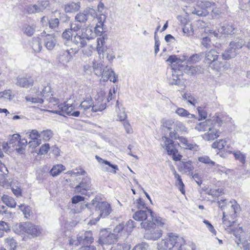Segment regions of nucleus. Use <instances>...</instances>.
Instances as JSON below:
<instances>
[{"label": "nucleus", "mask_w": 250, "mask_h": 250, "mask_svg": "<svg viewBox=\"0 0 250 250\" xmlns=\"http://www.w3.org/2000/svg\"><path fill=\"white\" fill-rule=\"evenodd\" d=\"M106 107V101L104 100L103 93L98 95V98L94 102L91 97L88 96L83 100L79 105V108L82 110V114H85L91 111L97 112L102 111Z\"/></svg>", "instance_id": "obj_1"}, {"label": "nucleus", "mask_w": 250, "mask_h": 250, "mask_svg": "<svg viewBox=\"0 0 250 250\" xmlns=\"http://www.w3.org/2000/svg\"><path fill=\"white\" fill-rule=\"evenodd\" d=\"M186 245L185 240L183 237L169 233L167 237L158 243L157 246L158 250H183Z\"/></svg>", "instance_id": "obj_2"}, {"label": "nucleus", "mask_w": 250, "mask_h": 250, "mask_svg": "<svg viewBox=\"0 0 250 250\" xmlns=\"http://www.w3.org/2000/svg\"><path fill=\"white\" fill-rule=\"evenodd\" d=\"M162 129L165 132L169 131V137L175 140L178 138V133L181 134L188 133V128L185 125L178 120L166 121L163 124Z\"/></svg>", "instance_id": "obj_3"}, {"label": "nucleus", "mask_w": 250, "mask_h": 250, "mask_svg": "<svg viewBox=\"0 0 250 250\" xmlns=\"http://www.w3.org/2000/svg\"><path fill=\"white\" fill-rule=\"evenodd\" d=\"M112 209L109 204L106 202H99L95 206V211L92 213V219L88 224H95L100 219L108 216L111 212Z\"/></svg>", "instance_id": "obj_4"}, {"label": "nucleus", "mask_w": 250, "mask_h": 250, "mask_svg": "<svg viewBox=\"0 0 250 250\" xmlns=\"http://www.w3.org/2000/svg\"><path fill=\"white\" fill-rule=\"evenodd\" d=\"M56 109L52 110V112L64 116L65 114L68 116L78 117L83 114L82 110L79 108V106L76 103L61 104L57 105Z\"/></svg>", "instance_id": "obj_5"}, {"label": "nucleus", "mask_w": 250, "mask_h": 250, "mask_svg": "<svg viewBox=\"0 0 250 250\" xmlns=\"http://www.w3.org/2000/svg\"><path fill=\"white\" fill-rule=\"evenodd\" d=\"M153 211L146 208L144 209H140L136 211L133 215L134 220L141 221L140 225L142 228H150L154 226L151 221L153 216Z\"/></svg>", "instance_id": "obj_6"}, {"label": "nucleus", "mask_w": 250, "mask_h": 250, "mask_svg": "<svg viewBox=\"0 0 250 250\" xmlns=\"http://www.w3.org/2000/svg\"><path fill=\"white\" fill-rule=\"evenodd\" d=\"M100 66L101 64L97 63L95 61L92 62L93 70L96 75L101 76L103 81L104 82L110 80L111 82L115 83L117 81L118 75L115 73L112 69L105 67L102 70V69H99V67L101 68Z\"/></svg>", "instance_id": "obj_7"}, {"label": "nucleus", "mask_w": 250, "mask_h": 250, "mask_svg": "<svg viewBox=\"0 0 250 250\" xmlns=\"http://www.w3.org/2000/svg\"><path fill=\"white\" fill-rule=\"evenodd\" d=\"M244 45V42L242 40L230 42L229 48L222 54V58L224 60H229L234 58L237 54L238 50Z\"/></svg>", "instance_id": "obj_8"}, {"label": "nucleus", "mask_w": 250, "mask_h": 250, "mask_svg": "<svg viewBox=\"0 0 250 250\" xmlns=\"http://www.w3.org/2000/svg\"><path fill=\"white\" fill-rule=\"evenodd\" d=\"M19 227L21 231L30 235L32 237H37L41 233L39 226L30 223H21Z\"/></svg>", "instance_id": "obj_9"}, {"label": "nucleus", "mask_w": 250, "mask_h": 250, "mask_svg": "<svg viewBox=\"0 0 250 250\" xmlns=\"http://www.w3.org/2000/svg\"><path fill=\"white\" fill-rule=\"evenodd\" d=\"M51 89L50 86L48 85L44 86L42 91L39 92L38 97L27 96L25 97V99L27 102H31L32 103L42 104L43 102V100L42 98L49 96V94L51 93Z\"/></svg>", "instance_id": "obj_10"}, {"label": "nucleus", "mask_w": 250, "mask_h": 250, "mask_svg": "<svg viewBox=\"0 0 250 250\" xmlns=\"http://www.w3.org/2000/svg\"><path fill=\"white\" fill-rule=\"evenodd\" d=\"M26 134L27 136L31 140L28 142V145L30 147L34 148L42 144L40 133L37 130H32L27 132Z\"/></svg>", "instance_id": "obj_11"}, {"label": "nucleus", "mask_w": 250, "mask_h": 250, "mask_svg": "<svg viewBox=\"0 0 250 250\" xmlns=\"http://www.w3.org/2000/svg\"><path fill=\"white\" fill-rule=\"evenodd\" d=\"M235 30V28L230 24L221 25L220 27L218 29V32H216L212 30H209L208 29H205V31L207 33H208L209 34H212L216 37H218L219 36L218 33H220L222 34L229 35L234 34Z\"/></svg>", "instance_id": "obj_12"}, {"label": "nucleus", "mask_w": 250, "mask_h": 250, "mask_svg": "<svg viewBox=\"0 0 250 250\" xmlns=\"http://www.w3.org/2000/svg\"><path fill=\"white\" fill-rule=\"evenodd\" d=\"M219 127L213 122V126H210V128L202 136L203 139L206 141H211L219 137L221 133L218 129Z\"/></svg>", "instance_id": "obj_13"}, {"label": "nucleus", "mask_w": 250, "mask_h": 250, "mask_svg": "<svg viewBox=\"0 0 250 250\" xmlns=\"http://www.w3.org/2000/svg\"><path fill=\"white\" fill-rule=\"evenodd\" d=\"M117 235L115 233L104 231L99 239V243L101 245H110L117 241Z\"/></svg>", "instance_id": "obj_14"}, {"label": "nucleus", "mask_w": 250, "mask_h": 250, "mask_svg": "<svg viewBox=\"0 0 250 250\" xmlns=\"http://www.w3.org/2000/svg\"><path fill=\"white\" fill-rule=\"evenodd\" d=\"M144 229L146 230L145 237L148 240H157L159 239L163 234L162 230L158 229H156V228Z\"/></svg>", "instance_id": "obj_15"}, {"label": "nucleus", "mask_w": 250, "mask_h": 250, "mask_svg": "<svg viewBox=\"0 0 250 250\" xmlns=\"http://www.w3.org/2000/svg\"><path fill=\"white\" fill-rule=\"evenodd\" d=\"M227 200H221L218 202V206L222 210L225 209V207L228 206L230 207L232 209V213L230 215H234L239 209V205L236 203L235 201H230L228 204L226 202Z\"/></svg>", "instance_id": "obj_16"}, {"label": "nucleus", "mask_w": 250, "mask_h": 250, "mask_svg": "<svg viewBox=\"0 0 250 250\" xmlns=\"http://www.w3.org/2000/svg\"><path fill=\"white\" fill-rule=\"evenodd\" d=\"M162 141L163 143L162 146L167 150L168 155H170L177 150L174 146V142L172 139L164 136L162 138Z\"/></svg>", "instance_id": "obj_17"}, {"label": "nucleus", "mask_w": 250, "mask_h": 250, "mask_svg": "<svg viewBox=\"0 0 250 250\" xmlns=\"http://www.w3.org/2000/svg\"><path fill=\"white\" fill-rule=\"evenodd\" d=\"M16 84L23 88H28L34 84V80L31 77L18 76Z\"/></svg>", "instance_id": "obj_18"}, {"label": "nucleus", "mask_w": 250, "mask_h": 250, "mask_svg": "<svg viewBox=\"0 0 250 250\" xmlns=\"http://www.w3.org/2000/svg\"><path fill=\"white\" fill-rule=\"evenodd\" d=\"M90 179L88 177L83 178L82 181L74 188V192L83 194L85 191L90 188Z\"/></svg>", "instance_id": "obj_19"}, {"label": "nucleus", "mask_w": 250, "mask_h": 250, "mask_svg": "<svg viewBox=\"0 0 250 250\" xmlns=\"http://www.w3.org/2000/svg\"><path fill=\"white\" fill-rule=\"evenodd\" d=\"M213 120L212 117L210 118L205 121L198 123L195 126V129L200 132H205L213 126Z\"/></svg>", "instance_id": "obj_20"}, {"label": "nucleus", "mask_w": 250, "mask_h": 250, "mask_svg": "<svg viewBox=\"0 0 250 250\" xmlns=\"http://www.w3.org/2000/svg\"><path fill=\"white\" fill-rule=\"evenodd\" d=\"M213 122L217 125L218 126H221L224 124H226L230 122L231 118L223 113H217L212 117Z\"/></svg>", "instance_id": "obj_21"}, {"label": "nucleus", "mask_w": 250, "mask_h": 250, "mask_svg": "<svg viewBox=\"0 0 250 250\" xmlns=\"http://www.w3.org/2000/svg\"><path fill=\"white\" fill-rule=\"evenodd\" d=\"M89 14H90L93 17L96 15V12L94 10L89 9L77 14L75 16V20L80 22H84L87 21Z\"/></svg>", "instance_id": "obj_22"}, {"label": "nucleus", "mask_w": 250, "mask_h": 250, "mask_svg": "<svg viewBox=\"0 0 250 250\" xmlns=\"http://www.w3.org/2000/svg\"><path fill=\"white\" fill-rule=\"evenodd\" d=\"M78 239H79L82 244L91 243L93 240L92 232L90 231L80 233L78 235Z\"/></svg>", "instance_id": "obj_23"}, {"label": "nucleus", "mask_w": 250, "mask_h": 250, "mask_svg": "<svg viewBox=\"0 0 250 250\" xmlns=\"http://www.w3.org/2000/svg\"><path fill=\"white\" fill-rule=\"evenodd\" d=\"M71 41L73 45L76 47H78L79 48L83 47L87 43L86 41L80 34V32L74 35V37L72 39Z\"/></svg>", "instance_id": "obj_24"}, {"label": "nucleus", "mask_w": 250, "mask_h": 250, "mask_svg": "<svg viewBox=\"0 0 250 250\" xmlns=\"http://www.w3.org/2000/svg\"><path fill=\"white\" fill-rule=\"evenodd\" d=\"M228 215H226V212L224 211L223 212V228L228 232H230L233 228H234L235 222L229 220L227 218Z\"/></svg>", "instance_id": "obj_25"}, {"label": "nucleus", "mask_w": 250, "mask_h": 250, "mask_svg": "<svg viewBox=\"0 0 250 250\" xmlns=\"http://www.w3.org/2000/svg\"><path fill=\"white\" fill-rule=\"evenodd\" d=\"M184 72L190 75H195L204 72L203 68L199 65H187L184 69Z\"/></svg>", "instance_id": "obj_26"}, {"label": "nucleus", "mask_w": 250, "mask_h": 250, "mask_svg": "<svg viewBox=\"0 0 250 250\" xmlns=\"http://www.w3.org/2000/svg\"><path fill=\"white\" fill-rule=\"evenodd\" d=\"M56 44V40L53 34H47L44 39V45L48 50H52Z\"/></svg>", "instance_id": "obj_27"}, {"label": "nucleus", "mask_w": 250, "mask_h": 250, "mask_svg": "<svg viewBox=\"0 0 250 250\" xmlns=\"http://www.w3.org/2000/svg\"><path fill=\"white\" fill-rule=\"evenodd\" d=\"M230 233H232L235 237L237 239V240L236 241L237 245H239L242 242V239L245 236V232L243 231V229L241 227H234L231 230V231L229 232Z\"/></svg>", "instance_id": "obj_28"}, {"label": "nucleus", "mask_w": 250, "mask_h": 250, "mask_svg": "<svg viewBox=\"0 0 250 250\" xmlns=\"http://www.w3.org/2000/svg\"><path fill=\"white\" fill-rule=\"evenodd\" d=\"M80 34L83 38L86 41L93 39L95 37V33L91 27H86L82 29Z\"/></svg>", "instance_id": "obj_29"}, {"label": "nucleus", "mask_w": 250, "mask_h": 250, "mask_svg": "<svg viewBox=\"0 0 250 250\" xmlns=\"http://www.w3.org/2000/svg\"><path fill=\"white\" fill-rule=\"evenodd\" d=\"M151 221L154 226L152 227H150L149 229L156 228V226L160 227H164L166 225V220L160 217H154V214L153 216L151 218Z\"/></svg>", "instance_id": "obj_30"}, {"label": "nucleus", "mask_w": 250, "mask_h": 250, "mask_svg": "<svg viewBox=\"0 0 250 250\" xmlns=\"http://www.w3.org/2000/svg\"><path fill=\"white\" fill-rule=\"evenodd\" d=\"M179 167L181 170L186 173L189 172L190 171H192L194 169V167L192 165V162L190 160L187 162H181Z\"/></svg>", "instance_id": "obj_31"}, {"label": "nucleus", "mask_w": 250, "mask_h": 250, "mask_svg": "<svg viewBox=\"0 0 250 250\" xmlns=\"http://www.w3.org/2000/svg\"><path fill=\"white\" fill-rule=\"evenodd\" d=\"M175 112L178 116L183 118L192 119L196 117L195 115L190 113L188 111L182 107H177L176 109Z\"/></svg>", "instance_id": "obj_32"}, {"label": "nucleus", "mask_w": 250, "mask_h": 250, "mask_svg": "<svg viewBox=\"0 0 250 250\" xmlns=\"http://www.w3.org/2000/svg\"><path fill=\"white\" fill-rule=\"evenodd\" d=\"M176 139H178L181 143L184 144L187 149L197 150L198 148V146L196 144L189 143L187 139L182 136L178 135V138Z\"/></svg>", "instance_id": "obj_33"}, {"label": "nucleus", "mask_w": 250, "mask_h": 250, "mask_svg": "<svg viewBox=\"0 0 250 250\" xmlns=\"http://www.w3.org/2000/svg\"><path fill=\"white\" fill-rule=\"evenodd\" d=\"M80 5L79 3L69 2L64 5V9L66 13L74 12L80 9Z\"/></svg>", "instance_id": "obj_34"}, {"label": "nucleus", "mask_w": 250, "mask_h": 250, "mask_svg": "<svg viewBox=\"0 0 250 250\" xmlns=\"http://www.w3.org/2000/svg\"><path fill=\"white\" fill-rule=\"evenodd\" d=\"M202 9L208 12V14L210 12H215L216 9H214L215 4L214 2H210L208 1L201 2L200 4Z\"/></svg>", "instance_id": "obj_35"}, {"label": "nucleus", "mask_w": 250, "mask_h": 250, "mask_svg": "<svg viewBox=\"0 0 250 250\" xmlns=\"http://www.w3.org/2000/svg\"><path fill=\"white\" fill-rule=\"evenodd\" d=\"M31 45L35 52H40L42 48V45L40 38L39 37L33 38Z\"/></svg>", "instance_id": "obj_36"}, {"label": "nucleus", "mask_w": 250, "mask_h": 250, "mask_svg": "<svg viewBox=\"0 0 250 250\" xmlns=\"http://www.w3.org/2000/svg\"><path fill=\"white\" fill-rule=\"evenodd\" d=\"M65 170L64 166L62 164H58L54 166L50 170V174L53 176H57L59 175L62 171Z\"/></svg>", "instance_id": "obj_37"}, {"label": "nucleus", "mask_w": 250, "mask_h": 250, "mask_svg": "<svg viewBox=\"0 0 250 250\" xmlns=\"http://www.w3.org/2000/svg\"><path fill=\"white\" fill-rule=\"evenodd\" d=\"M58 59L60 63L65 64L69 62L72 59L64 50L60 52Z\"/></svg>", "instance_id": "obj_38"}, {"label": "nucleus", "mask_w": 250, "mask_h": 250, "mask_svg": "<svg viewBox=\"0 0 250 250\" xmlns=\"http://www.w3.org/2000/svg\"><path fill=\"white\" fill-rule=\"evenodd\" d=\"M218 53L215 50L211 49L206 53L205 59L207 61H208V62H211L218 59Z\"/></svg>", "instance_id": "obj_39"}, {"label": "nucleus", "mask_w": 250, "mask_h": 250, "mask_svg": "<svg viewBox=\"0 0 250 250\" xmlns=\"http://www.w3.org/2000/svg\"><path fill=\"white\" fill-rule=\"evenodd\" d=\"M2 201L6 206L10 208H15L16 202L15 200L7 195H4L1 198Z\"/></svg>", "instance_id": "obj_40"}, {"label": "nucleus", "mask_w": 250, "mask_h": 250, "mask_svg": "<svg viewBox=\"0 0 250 250\" xmlns=\"http://www.w3.org/2000/svg\"><path fill=\"white\" fill-rule=\"evenodd\" d=\"M35 28L36 26L34 24L29 25L25 24L23 26L22 30L24 34L28 36H31L34 34L35 31Z\"/></svg>", "instance_id": "obj_41"}, {"label": "nucleus", "mask_w": 250, "mask_h": 250, "mask_svg": "<svg viewBox=\"0 0 250 250\" xmlns=\"http://www.w3.org/2000/svg\"><path fill=\"white\" fill-rule=\"evenodd\" d=\"M181 77L175 71L172 73L171 77L169 78V83L171 85H180L181 83Z\"/></svg>", "instance_id": "obj_42"}, {"label": "nucleus", "mask_w": 250, "mask_h": 250, "mask_svg": "<svg viewBox=\"0 0 250 250\" xmlns=\"http://www.w3.org/2000/svg\"><path fill=\"white\" fill-rule=\"evenodd\" d=\"M25 10L28 14H35L42 12L38 3L36 4H31L27 6Z\"/></svg>", "instance_id": "obj_43"}, {"label": "nucleus", "mask_w": 250, "mask_h": 250, "mask_svg": "<svg viewBox=\"0 0 250 250\" xmlns=\"http://www.w3.org/2000/svg\"><path fill=\"white\" fill-rule=\"evenodd\" d=\"M53 135V132L49 129L43 130L40 133V138L43 141H48Z\"/></svg>", "instance_id": "obj_44"}, {"label": "nucleus", "mask_w": 250, "mask_h": 250, "mask_svg": "<svg viewBox=\"0 0 250 250\" xmlns=\"http://www.w3.org/2000/svg\"><path fill=\"white\" fill-rule=\"evenodd\" d=\"M66 173L71 176H78L84 175L86 173V172L83 169L79 167L71 170L68 171Z\"/></svg>", "instance_id": "obj_45"}, {"label": "nucleus", "mask_w": 250, "mask_h": 250, "mask_svg": "<svg viewBox=\"0 0 250 250\" xmlns=\"http://www.w3.org/2000/svg\"><path fill=\"white\" fill-rule=\"evenodd\" d=\"M0 171L3 174L0 175V185H3L5 180L4 175L8 173L7 168L0 160Z\"/></svg>", "instance_id": "obj_46"}, {"label": "nucleus", "mask_w": 250, "mask_h": 250, "mask_svg": "<svg viewBox=\"0 0 250 250\" xmlns=\"http://www.w3.org/2000/svg\"><path fill=\"white\" fill-rule=\"evenodd\" d=\"M19 140H20V135L18 134H15L10 137L8 143L11 147L14 149L15 147L18 146Z\"/></svg>", "instance_id": "obj_47"}, {"label": "nucleus", "mask_w": 250, "mask_h": 250, "mask_svg": "<svg viewBox=\"0 0 250 250\" xmlns=\"http://www.w3.org/2000/svg\"><path fill=\"white\" fill-rule=\"evenodd\" d=\"M116 107H118V108H119V102L118 101L116 102ZM116 112L117 113V120L122 122H124L125 121V119L127 118V116L126 114H125L124 109H123L122 110L118 109V110H117Z\"/></svg>", "instance_id": "obj_48"}, {"label": "nucleus", "mask_w": 250, "mask_h": 250, "mask_svg": "<svg viewBox=\"0 0 250 250\" xmlns=\"http://www.w3.org/2000/svg\"><path fill=\"white\" fill-rule=\"evenodd\" d=\"M227 145V141L225 139H221L215 141L212 144V147L214 148H218L219 150L223 149Z\"/></svg>", "instance_id": "obj_49"}, {"label": "nucleus", "mask_w": 250, "mask_h": 250, "mask_svg": "<svg viewBox=\"0 0 250 250\" xmlns=\"http://www.w3.org/2000/svg\"><path fill=\"white\" fill-rule=\"evenodd\" d=\"M209 66L213 70L219 71L221 70L222 67L223 66V62L218 60V59L214 61L211 62H208Z\"/></svg>", "instance_id": "obj_50"}, {"label": "nucleus", "mask_w": 250, "mask_h": 250, "mask_svg": "<svg viewBox=\"0 0 250 250\" xmlns=\"http://www.w3.org/2000/svg\"><path fill=\"white\" fill-rule=\"evenodd\" d=\"M203 57V53L193 54L188 60L189 63H195L200 61Z\"/></svg>", "instance_id": "obj_51"}, {"label": "nucleus", "mask_w": 250, "mask_h": 250, "mask_svg": "<svg viewBox=\"0 0 250 250\" xmlns=\"http://www.w3.org/2000/svg\"><path fill=\"white\" fill-rule=\"evenodd\" d=\"M5 241L11 250H14L16 248L17 242L13 237H9L5 239Z\"/></svg>", "instance_id": "obj_52"}, {"label": "nucleus", "mask_w": 250, "mask_h": 250, "mask_svg": "<svg viewBox=\"0 0 250 250\" xmlns=\"http://www.w3.org/2000/svg\"><path fill=\"white\" fill-rule=\"evenodd\" d=\"M198 160L202 163H204L209 166H214L215 162L210 159L208 156L203 155L198 158Z\"/></svg>", "instance_id": "obj_53"}, {"label": "nucleus", "mask_w": 250, "mask_h": 250, "mask_svg": "<svg viewBox=\"0 0 250 250\" xmlns=\"http://www.w3.org/2000/svg\"><path fill=\"white\" fill-rule=\"evenodd\" d=\"M186 60V58L185 57H184L183 59H180L175 55H171L169 57L167 61L171 63H176V64H178Z\"/></svg>", "instance_id": "obj_54"}, {"label": "nucleus", "mask_w": 250, "mask_h": 250, "mask_svg": "<svg viewBox=\"0 0 250 250\" xmlns=\"http://www.w3.org/2000/svg\"><path fill=\"white\" fill-rule=\"evenodd\" d=\"M9 230V226L7 223L3 221L0 222V238L3 236L4 232H7Z\"/></svg>", "instance_id": "obj_55"}, {"label": "nucleus", "mask_w": 250, "mask_h": 250, "mask_svg": "<svg viewBox=\"0 0 250 250\" xmlns=\"http://www.w3.org/2000/svg\"><path fill=\"white\" fill-rule=\"evenodd\" d=\"M183 31L188 36H192L193 34V28L190 23H187L185 25Z\"/></svg>", "instance_id": "obj_56"}, {"label": "nucleus", "mask_w": 250, "mask_h": 250, "mask_svg": "<svg viewBox=\"0 0 250 250\" xmlns=\"http://www.w3.org/2000/svg\"><path fill=\"white\" fill-rule=\"evenodd\" d=\"M75 35L74 33H73L72 30L69 29H66L62 34V37L66 40L67 41H69L73 39L72 37Z\"/></svg>", "instance_id": "obj_57"}, {"label": "nucleus", "mask_w": 250, "mask_h": 250, "mask_svg": "<svg viewBox=\"0 0 250 250\" xmlns=\"http://www.w3.org/2000/svg\"><path fill=\"white\" fill-rule=\"evenodd\" d=\"M1 150L6 153H8L13 150V148L11 147V146L9 145L8 142H2L0 143V150L1 151Z\"/></svg>", "instance_id": "obj_58"}, {"label": "nucleus", "mask_w": 250, "mask_h": 250, "mask_svg": "<svg viewBox=\"0 0 250 250\" xmlns=\"http://www.w3.org/2000/svg\"><path fill=\"white\" fill-rule=\"evenodd\" d=\"M182 96L184 100H187L188 103L193 106H195L197 103L196 100L190 94H184Z\"/></svg>", "instance_id": "obj_59"}, {"label": "nucleus", "mask_w": 250, "mask_h": 250, "mask_svg": "<svg viewBox=\"0 0 250 250\" xmlns=\"http://www.w3.org/2000/svg\"><path fill=\"white\" fill-rule=\"evenodd\" d=\"M109 167H105L104 168V171L112 173L113 174H116L117 171L119 170L118 167L117 165H114L111 164L109 162V164H107Z\"/></svg>", "instance_id": "obj_60"}, {"label": "nucleus", "mask_w": 250, "mask_h": 250, "mask_svg": "<svg viewBox=\"0 0 250 250\" xmlns=\"http://www.w3.org/2000/svg\"><path fill=\"white\" fill-rule=\"evenodd\" d=\"M12 95V91L10 90H4L2 92H0V98H3L8 100H11L13 98Z\"/></svg>", "instance_id": "obj_61"}, {"label": "nucleus", "mask_w": 250, "mask_h": 250, "mask_svg": "<svg viewBox=\"0 0 250 250\" xmlns=\"http://www.w3.org/2000/svg\"><path fill=\"white\" fill-rule=\"evenodd\" d=\"M79 49L80 48H79L78 47H76L75 45H73L72 47H70L69 49H67L65 50L69 55V56L71 57V58L72 59L73 56L78 52Z\"/></svg>", "instance_id": "obj_62"}, {"label": "nucleus", "mask_w": 250, "mask_h": 250, "mask_svg": "<svg viewBox=\"0 0 250 250\" xmlns=\"http://www.w3.org/2000/svg\"><path fill=\"white\" fill-rule=\"evenodd\" d=\"M233 155L235 158L239 161L242 163H244L245 162L246 157L240 151H237L233 152Z\"/></svg>", "instance_id": "obj_63"}, {"label": "nucleus", "mask_w": 250, "mask_h": 250, "mask_svg": "<svg viewBox=\"0 0 250 250\" xmlns=\"http://www.w3.org/2000/svg\"><path fill=\"white\" fill-rule=\"evenodd\" d=\"M50 149V145L48 143H45L41 146L40 148L38 154L43 155L46 154Z\"/></svg>", "instance_id": "obj_64"}]
</instances>
